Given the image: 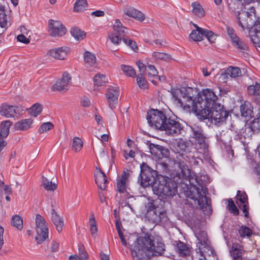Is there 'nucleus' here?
<instances>
[{
  "instance_id": "423d86ee",
  "label": "nucleus",
  "mask_w": 260,
  "mask_h": 260,
  "mask_svg": "<svg viewBox=\"0 0 260 260\" xmlns=\"http://www.w3.org/2000/svg\"><path fill=\"white\" fill-rule=\"evenodd\" d=\"M167 119L165 113L157 109H151L147 112V120L149 125L161 131Z\"/></svg>"
},
{
  "instance_id": "39448f33",
  "label": "nucleus",
  "mask_w": 260,
  "mask_h": 260,
  "mask_svg": "<svg viewBox=\"0 0 260 260\" xmlns=\"http://www.w3.org/2000/svg\"><path fill=\"white\" fill-rule=\"evenodd\" d=\"M140 179L138 180L141 186L146 187L153 185L157 175V171L152 169L146 163L143 162L141 165Z\"/></svg>"
},
{
  "instance_id": "473e14b6",
  "label": "nucleus",
  "mask_w": 260,
  "mask_h": 260,
  "mask_svg": "<svg viewBox=\"0 0 260 260\" xmlns=\"http://www.w3.org/2000/svg\"><path fill=\"white\" fill-rule=\"evenodd\" d=\"M204 29L203 30L200 29L193 30L189 35V37L193 41L199 42L203 40L204 36Z\"/></svg>"
},
{
  "instance_id": "6e6552de",
  "label": "nucleus",
  "mask_w": 260,
  "mask_h": 260,
  "mask_svg": "<svg viewBox=\"0 0 260 260\" xmlns=\"http://www.w3.org/2000/svg\"><path fill=\"white\" fill-rule=\"evenodd\" d=\"M208 192L207 188L201 186V189L193 186L190 188L189 197L190 199L197 202L201 208H204L207 204L206 194Z\"/></svg>"
},
{
  "instance_id": "f03ea898",
  "label": "nucleus",
  "mask_w": 260,
  "mask_h": 260,
  "mask_svg": "<svg viewBox=\"0 0 260 260\" xmlns=\"http://www.w3.org/2000/svg\"><path fill=\"white\" fill-rule=\"evenodd\" d=\"M165 245L161 241L155 242L150 236L138 238L131 247V255L134 260H149L151 257L161 255L164 252Z\"/></svg>"
},
{
  "instance_id": "f257e3e1",
  "label": "nucleus",
  "mask_w": 260,
  "mask_h": 260,
  "mask_svg": "<svg viewBox=\"0 0 260 260\" xmlns=\"http://www.w3.org/2000/svg\"><path fill=\"white\" fill-rule=\"evenodd\" d=\"M217 100L213 91L207 88L199 92L194 100L186 96L183 100L178 99V102L184 109L192 111L199 118L211 119L217 123L224 121L229 115L223 107L216 103Z\"/></svg>"
},
{
  "instance_id": "09e8293b",
  "label": "nucleus",
  "mask_w": 260,
  "mask_h": 260,
  "mask_svg": "<svg viewBox=\"0 0 260 260\" xmlns=\"http://www.w3.org/2000/svg\"><path fill=\"white\" fill-rule=\"evenodd\" d=\"M228 209L234 215L239 214V210L232 199H228Z\"/></svg>"
},
{
  "instance_id": "aec40b11",
  "label": "nucleus",
  "mask_w": 260,
  "mask_h": 260,
  "mask_svg": "<svg viewBox=\"0 0 260 260\" xmlns=\"http://www.w3.org/2000/svg\"><path fill=\"white\" fill-rule=\"evenodd\" d=\"M196 237L199 242L197 244V247L204 246L211 247L208 239L207 234L205 231L199 230L195 233Z\"/></svg>"
},
{
  "instance_id": "69168bd1",
  "label": "nucleus",
  "mask_w": 260,
  "mask_h": 260,
  "mask_svg": "<svg viewBox=\"0 0 260 260\" xmlns=\"http://www.w3.org/2000/svg\"><path fill=\"white\" fill-rule=\"evenodd\" d=\"M239 208H242L243 213H244V216L246 217H248L249 216V208L248 204L239 205Z\"/></svg>"
},
{
  "instance_id": "6ab92c4d",
  "label": "nucleus",
  "mask_w": 260,
  "mask_h": 260,
  "mask_svg": "<svg viewBox=\"0 0 260 260\" xmlns=\"http://www.w3.org/2000/svg\"><path fill=\"white\" fill-rule=\"evenodd\" d=\"M123 11L125 15L134 18L138 21H143L145 19L144 15L141 12L133 7L129 6L125 7L123 9Z\"/></svg>"
},
{
  "instance_id": "3c124183",
  "label": "nucleus",
  "mask_w": 260,
  "mask_h": 260,
  "mask_svg": "<svg viewBox=\"0 0 260 260\" xmlns=\"http://www.w3.org/2000/svg\"><path fill=\"white\" fill-rule=\"evenodd\" d=\"M239 234L241 237H249L252 234V231L248 227L242 226L239 230Z\"/></svg>"
},
{
  "instance_id": "2f4dec72",
  "label": "nucleus",
  "mask_w": 260,
  "mask_h": 260,
  "mask_svg": "<svg viewBox=\"0 0 260 260\" xmlns=\"http://www.w3.org/2000/svg\"><path fill=\"white\" fill-rule=\"evenodd\" d=\"M192 13L199 17H202L205 15V11L202 7L198 2H194L191 4Z\"/></svg>"
},
{
  "instance_id": "c9c22d12",
  "label": "nucleus",
  "mask_w": 260,
  "mask_h": 260,
  "mask_svg": "<svg viewBox=\"0 0 260 260\" xmlns=\"http://www.w3.org/2000/svg\"><path fill=\"white\" fill-rule=\"evenodd\" d=\"M42 106L38 103H36L29 109V114L33 117H37L42 111Z\"/></svg>"
},
{
  "instance_id": "9d476101",
  "label": "nucleus",
  "mask_w": 260,
  "mask_h": 260,
  "mask_svg": "<svg viewBox=\"0 0 260 260\" xmlns=\"http://www.w3.org/2000/svg\"><path fill=\"white\" fill-rule=\"evenodd\" d=\"M255 14H251L248 12L241 11L238 13L237 18L238 23L243 30L250 29L255 24Z\"/></svg>"
},
{
  "instance_id": "052dcab7",
  "label": "nucleus",
  "mask_w": 260,
  "mask_h": 260,
  "mask_svg": "<svg viewBox=\"0 0 260 260\" xmlns=\"http://www.w3.org/2000/svg\"><path fill=\"white\" fill-rule=\"evenodd\" d=\"M159 152V155L157 158L159 159H162L164 157L167 158L169 156L170 154L169 150L162 146H161V148H160Z\"/></svg>"
},
{
  "instance_id": "393cba45",
  "label": "nucleus",
  "mask_w": 260,
  "mask_h": 260,
  "mask_svg": "<svg viewBox=\"0 0 260 260\" xmlns=\"http://www.w3.org/2000/svg\"><path fill=\"white\" fill-rule=\"evenodd\" d=\"M230 252L234 260H241L245 251L242 246L239 244H233Z\"/></svg>"
},
{
  "instance_id": "4be33fe9",
  "label": "nucleus",
  "mask_w": 260,
  "mask_h": 260,
  "mask_svg": "<svg viewBox=\"0 0 260 260\" xmlns=\"http://www.w3.org/2000/svg\"><path fill=\"white\" fill-rule=\"evenodd\" d=\"M83 57L84 64L87 68L93 67L95 66L96 58L94 54L86 51L84 53Z\"/></svg>"
},
{
  "instance_id": "8fccbe9b",
  "label": "nucleus",
  "mask_w": 260,
  "mask_h": 260,
  "mask_svg": "<svg viewBox=\"0 0 260 260\" xmlns=\"http://www.w3.org/2000/svg\"><path fill=\"white\" fill-rule=\"evenodd\" d=\"M78 256L82 258V259L87 260L88 259L89 256L85 250L84 246L83 244H79L78 245Z\"/></svg>"
},
{
  "instance_id": "603ef678",
  "label": "nucleus",
  "mask_w": 260,
  "mask_h": 260,
  "mask_svg": "<svg viewBox=\"0 0 260 260\" xmlns=\"http://www.w3.org/2000/svg\"><path fill=\"white\" fill-rule=\"evenodd\" d=\"M89 224L90 226V231L91 234L93 235L98 231V228L96 224V221L93 214H91L89 218Z\"/></svg>"
},
{
  "instance_id": "a211bd4d",
  "label": "nucleus",
  "mask_w": 260,
  "mask_h": 260,
  "mask_svg": "<svg viewBox=\"0 0 260 260\" xmlns=\"http://www.w3.org/2000/svg\"><path fill=\"white\" fill-rule=\"evenodd\" d=\"M95 181L99 188L104 190L106 187L107 179L105 174L100 169L96 168L95 172Z\"/></svg>"
},
{
  "instance_id": "680f3d73",
  "label": "nucleus",
  "mask_w": 260,
  "mask_h": 260,
  "mask_svg": "<svg viewBox=\"0 0 260 260\" xmlns=\"http://www.w3.org/2000/svg\"><path fill=\"white\" fill-rule=\"evenodd\" d=\"M250 128L252 131L260 129V116L257 118H255L251 122Z\"/></svg>"
},
{
  "instance_id": "dca6fc26",
  "label": "nucleus",
  "mask_w": 260,
  "mask_h": 260,
  "mask_svg": "<svg viewBox=\"0 0 260 260\" xmlns=\"http://www.w3.org/2000/svg\"><path fill=\"white\" fill-rule=\"evenodd\" d=\"M0 114L7 118L14 117L17 114V107L3 103L0 107Z\"/></svg>"
},
{
  "instance_id": "864d4df0",
  "label": "nucleus",
  "mask_w": 260,
  "mask_h": 260,
  "mask_svg": "<svg viewBox=\"0 0 260 260\" xmlns=\"http://www.w3.org/2000/svg\"><path fill=\"white\" fill-rule=\"evenodd\" d=\"M161 146L160 145L150 144L149 145L150 152L152 155L158 158L159 153V152L160 150V148H161Z\"/></svg>"
},
{
  "instance_id": "774afa93",
  "label": "nucleus",
  "mask_w": 260,
  "mask_h": 260,
  "mask_svg": "<svg viewBox=\"0 0 260 260\" xmlns=\"http://www.w3.org/2000/svg\"><path fill=\"white\" fill-rule=\"evenodd\" d=\"M147 208V213L153 212V213L156 215V211H154L155 209V205L152 203H148L146 206Z\"/></svg>"
},
{
  "instance_id": "4d7b16f0",
  "label": "nucleus",
  "mask_w": 260,
  "mask_h": 260,
  "mask_svg": "<svg viewBox=\"0 0 260 260\" xmlns=\"http://www.w3.org/2000/svg\"><path fill=\"white\" fill-rule=\"evenodd\" d=\"M204 36H205L211 43H214L216 40V35L211 30L204 29Z\"/></svg>"
},
{
  "instance_id": "2eb2a0df",
  "label": "nucleus",
  "mask_w": 260,
  "mask_h": 260,
  "mask_svg": "<svg viewBox=\"0 0 260 260\" xmlns=\"http://www.w3.org/2000/svg\"><path fill=\"white\" fill-rule=\"evenodd\" d=\"M197 247L192 256V260H206V256L213 255L214 251L212 247Z\"/></svg>"
},
{
  "instance_id": "c03bdc74",
  "label": "nucleus",
  "mask_w": 260,
  "mask_h": 260,
  "mask_svg": "<svg viewBox=\"0 0 260 260\" xmlns=\"http://www.w3.org/2000/svg\"><path fill=\"white\" fill-rule=\"evenodd\" d=\"M121 69L128 76L134 77L136 75L135 70L131 66L122 64L121 66Z\"/></svg>"
},
{
  "instance_id": "f8f14e48",
  "label": "nucleus",
  "mask_w": 260,
  "mask_h": 260,
  "mask_svg": "<svg viewBox=\"0 0 260 260\" xmlns=\"http://www.w3.org/2000/svg\"><path fill=\"white\" fill-rule=\"evenodd\" d=\"M48 28L50 35L55 37H61L67 32L65 27L57 20L50 19L48 23Z\"/></svg>"
},
{
  "instance_id": "5fc2aeb1",
  "label": "nucleus",
  "mask_w": 260,
  "mask_h": 260,
  "mask_svg": "<svg viewBox=\"0 0 260 260\" xmlns=\"http://www.w3.org/2000/svg\"><path fill=\"white\" fill-rule=\"evenodd\" d=\"M108 38L111 42L115 45H118L122 39V37H120L112 32L109 34Z\"/></svg>"
},
{
  "instance_id": "7ed1b4c3",
  "label": "nucleus",
  "mask_w": 260,
  "mask_h": 260,
  "mask_svg": "<svg viewBox=\"0 0 260 260\" xmlns=\"http://www.w3.org/2000/svg\"><path fill=\"white\" fill-rule=\"evenodd\" d=\"M187 162L194 166H197L199 164V161L190 152L188 153L183 151L182 153L178 152L176 153L174 164L179 168L180 172L176 173L174 176V178L186 179L190 176V170L186 164Z\"/></svg>"
},
{
  "instance_id": "b1692460",
  "label": "nucleus",
  "mask_w": 260,
  "mask_h": 260,
  "mask_svg": "<svg viewBox=\"0 0 260 260\" xmlns=\"http://www.w3.org/2000/svg\"><path fill=\"white\" fill-rule=\"evenodd\" d=\"M51 218L53 223L56 226L57 231L60 233L62 230L64 225L62 218L60 217L53 209H52L51 211Z\"/></svg>"
},
{
  "instance_id": "a18cd8bd",
  "label": "nucleus",
  "mask_w": 260,
  "mask_h": 260,
  "mask_svg": "<svg viewBox=\"0 0 260 260\" xmlns=\"http://www.w3.org/2000/svg\"><path fill=\"white\" fill-rule=\"evenodd\" d=\"M137 82L141 88L145 89L147 88L148 82L142 74H139L137 76Z\"/></svg>"
},
{
  "instance_id": "5701e85b",
  "label": "nucleus",
  "mask_w": 260,
  "mask_h": 260,
  "mask_svg": "<svg viewBox=\"0 0 260 260\" xmlns=\"http://www.w3.org/2000/svg\"><path fill=\"white\" fill-rule=\"evenodd\" d=\"M33 120L31 119H24L15 123L14 128L17 131H24L31 127Z\"/></svg>"
},
{
  "instance_id": "bf43d9fd",
  "label": "nucleus",
  "mask_w": 260,
  "mask_h": 260,
  "mask_svg": "<svg viewBox=\"0 0 260 260\" xmlns=\"http://www.w3.org/2000/svg\"><path fill=\"white\" fill-rule=\"evenodd\" d=\"M152 57L155 60H166L169 58L168 54L162 53V52H153L152 54Z\"/></svg>"
},
{
  "instance_id": "20e7f679",
  "label": "nucleus",
  "mask_w": 260,
  "mask_h": 260,
  "mask_svg": "<svg viewBox=\"0 0 260 260\" xmlns=\"http://www.w3.org/2000/svg\"><path fill=\"white\" fill-rule=\"evenodd\" d=\"M154 193L165 198L173 197L177 192V183L172 178L162 177L159 183L153 186Z\"/></svg>"
},
{
  "instance_id": "c756f323",
  "label": "nucleus",
  "mask_w": 260,
  "mask_h": 260,
  "mask_svg": "<svg viewBox=\"0 0 260 260\" xmlns=\"http://www.w3.org/2000/svg\"><path fill=\"white\" fill-rule=\"evenodd\" d=\"M232 43L235 48L242 52L248 51L249 48L247 44L240 38L234 40Z\"/></svg>"
},
{
  "instance_id": "e2e57ef3",
  "label": "nucleus",
  "mask_w": 260,
  "mask_h": 260,
  "mask_svg": "<svg viewBox=\"0 0 260 260\" xmlns=\"http://www.w3.org/2000/svg\"><path fill=\"white\" fill-rule=\"evenodd\" d=\"M227 34L228 36L230 37L231 42H232L234 40L237 39L239 37L237 36L236 33L234 29L230 27H227L226 28Z\"/></svg>"
},
{
  "instance_id": "f3484780",
  "label": "nucleus",
  "mask_w": 260,
  "mask_h": 260,
  "mask_svg": "<svg viewBox=\"0 0 260 260\" xmlns=\"http://www.w3.org/2000/svg\"><path fill=\"white\" fill-rule=\"evenodd\" d=\"M68 52L67 47H61L49 50L47 54L55 59L62 60L67 57Z\"/></svg>"
},
{
  "instance_id": "13d9d810",
  "label": "nucleus",
  "mask_w": 260,
  "mask_h": 260,
  "mask_svg": "<svg viewBox=\"0 0 260 260\" xmlns=\"http://www.w3.org/2000/svg\"><path fill=\"white\" fill-rule=\"evenodd\" d=\"M146 72L149 77L157 76L158 74L156 69L154 66L152 65L147 66V69Z\"/></svg>"
},
{
  "instance_id": "c85d7f7f",
  "label": "nucleus",
  "mask_w": 260,
  "mask_h": 260,
  "mask_svg": "<svg viewBox=\"0 0 260 260\" xmlns=\"http://www.w3.org/2000/svg\"><path fill=\"white\" fill-rule=\"evenodd\" d=\"M126 28L124 27L122 24L119 20H115V22L113 25V31L112 32L118 35L120 37H124L125 34V30Z\"/></svg>"
},
{
  "instance_id": "0eeeda50",
  "label": "nucleus",
  "mask_w": 260,
  "mask_h": 260,
  "mask_svg": "<svg viewBox=\"0 0 260 260\" xmlns=\"http://www.w3.org/2000/svg\"><path fill=\"white\" fill-rule=\"evenodd\" d=\"M35 220L37 232L36 240L38 244H41L48 238L47 224L44 217L39 214L36 215Z\"/></svg>"
},
{
  "instance_id": "1a4fd4ad",
  "label": "nucleus",
  "mask_w": 260,
  "mask_h": 260,
  "mask_svg": "<svg viewBox=\"0 0 260 260\" xmlns=\"http://www.w3.org/2000/svg\"><path fill=\"white\" fill-rule=\"evenodd\" d=\"M183 126L178 120L168 118L161 131H165L169 135L177 136L181 134Z\"/></svg>"
},
{
  "instance_id": "ea45409f",
  "label": "nucleus",
  "mask_w": 260,
  "mask_h": 260,
  "mask_svg": "<svg viewBox=\"0 0 260 260\" xmlns=\"http://www.w3.org/2000/svg\"><path fill=\"white\" fill-rule=\"evenodd\" d=\"M86 0H77L74 6V11L75 12H81L83 11L87 6Z\"/></svg>"
},
{
  "instance_id": "ddd939ff",
  "label": "nucleus",
  "mask_w": 260,
  "mask_h": 260,
  "mask_svg": "<svg viewBox=\"0 0 260 260\" xmlns=\"http://www.w3.org/2000/svg\"><path fill=\"white\" fill-rule=\"evenodd\" d=\"M71 76L68 72H64L61 79L58 80L51 87L52 91H66L71 81Z\"/></svg>"
},
{
  "instance_id": "58836bf2",
  "label": "nucleus",
  "mask_w": 260,
  "mask_h": 260,
  "mask_svg": "<svg viewBox=\"0 0 260 260\" xmlns=\"http://www.w3.org/2000/svg\"><path fill=\"white\" fill-rule=\"evenodd\" d=\"M226 71L231 78H236L241 75V71L238 67H229Z\"/></svg>"
},
{
  "instance_id": "a19ab883",
  "label": "nucleus",
  "mask_w": 260,
  "mask_h": 260,
  "mask_svg": "<svg viewBox=\"0 0 260 260\" xmlns=\"http://www.w3.org/2000/svg\"><path fill=\"white\" fill-rule=\"evenodd\" d=\"M72 147L75 152L80 151L83 147V142L81 139L78 137H75L73 139Z\"/></svg>"
},
{
  "instance_id": "de8ad7c7",
  "label": "nucleus",
  "mask_w": 260,
  "mask_h": 260,
  "mask_svg": "<svg viewBox=\"0 0 260 260\" xmlns=\"http://www.w3.org/2000/svg\"><path fill=\"white\" fill-rule=\"evenodd\" d=\"M236 198L240 202L239 205L248 204V197L245 192H241V191L238 190Z\"/></svg>"
},
{
  "instance_id": "79ce46f5",
  "label": "nucleus",
  "mask_w": 260,
  "mask_h": 260,
  "mask_svg": "<svg viewBox=\"0 0 260 260\" xmlns=\"http://www.w3.org/2000/svg\"><path fill=\"white\" fill-rule=\"evenodd\" d=\"M93 80L94 84L97 86H102L108 81L107 78L103 74L96 75L93 78Z\"/></svg>"
},
{
  "instance_id": "338daca9",
  "label": "nucleus",
  "mask_w": 260,
  "mask_h": 260,
  "mask_svg": "<svg viewBox=\"0 0 260 260\" xmlns=\"http://www.w3.org/2000/svg\"><path fill=\"white\" fill-rule=\"evenodd\" d=\"M17 40L20 42L28 44L29 43V40L24 35L21 34L17 36Z\"/></svg>"
},
{
  "instance_id": "a878e982",
  "label": "nucleus",
  "mask_w": 260,
  "mask_h": 260,
  "mask_svg": "<svg viewBox=\"0 0 260 260\" xmlns=\"http://www.w3.org/2000/svg\"><path fill=\"white\" fill-rule=\"evenodd\" d=\"M248 94L254 97L253 99L260 96V84L255 81L247 87Z\"/></svg>"
},
{
  "instance_id": "6e6d98bb",
  "label": "nucleus",
  "mask_w": 260,
  "mask_h": 260,
  "mask_svg": "<svg viewBox=\"0 0 260 260\" xmlns=\"http://www.w3.org/2000/svg\"><path fill=\"white\" fill-rule=\"evenodd\" d=\"M122 40L124 43L129 46L133 50H134L135 52L137 51L138 48L136 43L134 41L132 40V39H128L125 38H123Z\"/></svg>"
},
{
  "instance_id": "49530a36",
  "label": "nucleus",
  "mask_w": 260,
  "mask_h": 260,
  "mask_svg": "<svg viewBox=\"0 0 260 260\" xmlns=\"http://www.w3.org/2000/svg\"><path fill=\"white\" fill-rule=\"evenodd\" d=\"M54 125L50 122H44L42 123L39 129V133L43 134L52 129Z\"/></svg>"
},
{
  "instance_id": "37998d69",
  "label": "nucleus",
  "mask_w": 260,
  "mask_h": 260,
  "mask_svg": "<svg viewBox=\"0 0 260 260\" xmlns=\"http://www.w3.org/2000/svg\"><path fill=\"white\" fill-rule=\"evenodd\" d=\"M118 235L120 239L122 244L123 246H126L127 244L131 246V247H130L131 250L132 246L134 245L135 242H137V239L135 241L134 243L133 244L131 245V242L132 241L131 240V239H132L133 238H134V236H131L129 238L126 239L125 236H124V235L122 233V232H119Z\"/></svg>"
},
{
  "instance_id": "72a5a7b5",
  "label": "nucleus",
  "mask_w": 260,
  "mask_h": 260,
  "mask_svg": "<svg viewBox=\"0 0 260 260\" xmlns=\"http://www.w3.org/2000/svg\"><path fill=\"white\" fill-rule=\"evenodd\" d=\"M7 17L5 6L0 3V27H5L7 25Z\"/></svg>"
},
{
  "instance_id": "cd10ccee",
  "label": "nucleus",
  "mask_w": 260,
  "mask_h": 260,
  "mask_svg": "<svg viewBox=\"0 0 260 260\" xmlns=\"http://www.w3.org/2000/svg\"><path fill=\"white\" fill-rule=\"evenodd\" d=\"M12 124L10 120H5L1 122L0 124V137L6 138L9 134V128Z\"/></svg>"
},
{
  "instance_id": "9b49d317",
  "label": "nucleus",
  "mask_w": 260,
  "mask_h": 260,
  "mask_svg": "<svg viewBox=\"0 0 260 260\" xmlns=\"http://www.w3.org/2000/svg\"><path fill=\"white\" fill-rule=\"evenodd\" d=\"M192 138L196 139V141L200 146V148L206 152L208 150V144L206 143L205 137L203 129L202 127L194 124L191 126Z\"/></svg>"
},
{
  "instance_id": "bb28decb",
  "label": "nucleus",
  "mask_w": 260,
  "mask_h": 260,
  "mask_svg": "<svg viewBox=\"0 0 260 260\" xmlns=\"http://www.w3.org/2000/svg\"><path fill=\"white\" fill-rule=\"evenodd\" d=\"M177 252L181 256H185L188 255L190 252V248L186 244L181 242H177L176 245Z\"/></svg>"
},
{
  "instance_id": "4468645a",
  "label": "nucleus",
  "mask_w": 260,
  "mask_h": 260,
  "mask_svg": "<svg viewBox=\"0 0 260 260\" xmlns=\"http://www.w3.org/2000/svg\"><path fill=\"white\" fill-rule=\"evenodd\" d=\"M119 95V88L116 86L110 87L106 93V97L109 107L111 109L116 108L118 104V99Z\"/></svg>"
},
{
  "instance_id": "e433bc0d",
  "label": "nucleus",
  "mask_w": 260,
  "mask_h": 260,
  "mask_svg": "<svg viewBox=\"0 0 260 260\" xmlns=\"http://www.w3.org/2000/svg\"><path fill=\"white\" fill-rule=\"evenodd\" d=\"M42 186L48 191H54L57 188V184L49 181L46 178H42Z\"/></svg>"
},
{
  "instance_id": "7c9ffc66",
  "label": "nucleus",
  "mask_w": 260,
  "mask_h": 260,
  "mask_svg": "<svg viewBox=\"0 0 260 260\" xmlns=\"http://www.w3.org/2000/svg\"><path fill=\"white\" fill-rule=\"evenodd\" d=\"M240 111L242 116L245 118L251 117L252 110L251 106L249 103H245L240 106Z\"/></svg>"
},
{
  "instance_id": "f704fd0d",
  "label": "nucleus",
  "mask_w": 260,
  "mask_h": 260,
  "mask_svg": "<svg viewBox=\"0 0 260 260\" xmlns=\"http://www.w3.org/2000/svg\"><path fill=\"white\" fill-rule=\"evenodd\" d=\"M72 36L76 40H81L83 39L86 36L85 32L77 27L72 28L71 30Z\"/></svg>"
},
{
  "instance_id": "4c0bfd02",
  "label": "nucleus",
  "mask_w": 260,
  "mask_h": 260,
  "mask_svg": "<svg viewBox=\"0 0 260 260\" xmlns=\"http://www.w3.org/2000/svg\"><path fill=\"white\" fill-rule=\"evenodd\" d=\"M11 224L19 230L23 228V220L21 217L17 215L13 216L11 218Z\"/></svg>"
},
{
  "instance_id": "0e129e2a",
  "label": "nucleus",
  "mask_w": 260,
  "mask_h": 260,
  "mask_svg": "<svg viewBox=\"0 0 260 260\" xmlns=\"http://www.w3.org/2000/svg\"><path fill=\"white\" fill-rule=\"evenodd\" d=\"M136 64L139 69L141 74L145 73L147 69V66H145L143 62L140 61H138L136 62Z\"/></svg>"
},
{
  "instance_id": "412c9836",
  "label": "nucleus",
  "mask_w": 260,
  "mask_h": 260,
  "mask_svg": "<svg viewBox=\"0 0 260 260\" xmlns=\"http://www.w3.org/2000/svg\"><path fill=\"white\" fill-rule=\"evenodd\" d=\"M129 175V171H123L121 178L117 182V189L120 193L126 192V182Z\"/></svg>"
}]
</instances>
